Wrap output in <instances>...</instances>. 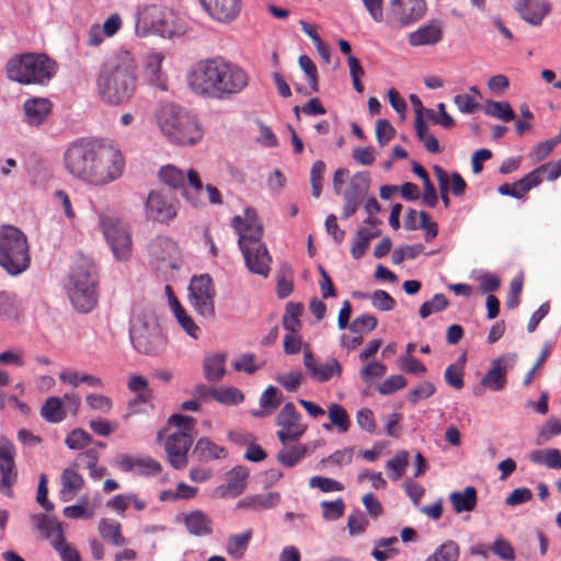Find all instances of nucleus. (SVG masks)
Listing matches in <instances>:
<instances>
[{"label":"nucleus","mask_w":561,"mask_h":561,"mask_svg":"<svg viewBox=\"0 0 561 561\" xmlns=\"http://www.w3.org/2000/svg\"><path fill=\"white\" fill-rule=\"evenodd\" d=\"M64 165L72 178L103 186L123 174L125 160L121 150L110 141L79 138L66 148Z\"/></svg>","instance_id":"f257e3e1"},{"label":"nucleus","mask_w":561,"mask_h":561,"mask_svg":"<svg viewBox=\"0 0 561 561\" xmlns=\"http://www.w3.org/2000/svg\"><path fill=\"white\" fill-rule=\"evenodd\" d=\"M249 81L250 77L241 66L224 57L202 59L187 75L194 94L216 101L231 100L245 90Z\"/></svg>","instance_id":"f03ea898"},{"label":"nucleus","mask_w":561,"mask_h":561,"mask_svg":"<svg viewBox=\"0 0 561 561\" xmlns=\"http://www.w3.org/2000/svg\"><path fill=\"white\" fill-rule=\"evenodd\" d=\"M137 88V62L128 50H118L101 65L96 90L101 100L121 105L131 99Z\"/></svg>","instance_id":"7ed1b4c3"},{"label":"nucleus","mask_w":561,"mask_h":561,"mask_svg":"<svg viewBox=\"0 0 561 561\" xmlns=\"http://www.w3.org/2000/svg\"><path fill=\"white\" fill-rule=\"evenodd\" d=\"M156 118L161 133L173 144L194 146L203 138L204 131L196 116L180 105L160 104Z\"/></svg>","instance_id":"20e7f679"},{"label":"nucleus","mask_w":561,"mask_h":561,"mask_svg":"<svg viewBox=\"0 0 561 561\" xmlns=\"http://www.w3.org/2000/svg\"><path fill=\"white\" fill-rule=\"evenodd\" d=\"M5 70L11 81L24 85H46L56 75L57 65L46 54L24 53L13 55Z\"/></svg>","instance_id":"39448f33"},{"label":"nucleus","mask_w":561,"mask_h":561,"mask_svg":"<svg viewBox=\"0 0 561 561\" xmlns=\"http://www.w3.org/2000/svg\"><path fill=\"white\" fill-rule=\"evenodd\" d=\"M65 287L72 306L79 312L88 313L95 307L98 279L87 262L71 266Z\"/></svg>","instance_id":"423d86ee"},{"label":"nucleus","mask_w":561,"mask_h":561,"mask_svg":"<svg viewBox=\"0 0 561 561\" xmlns=\"http://www.w3.org/2000/svg\"><path fill=\"white\" fill-rule=\"evenodd\" d=\"M194 423L192 416L182 414L169 417V424L176 427V431L165 437L163 447L169 463L176 470L184 469L188 463V451L195 434Z\"/></svg>","instance_id":"0eeeda50"},{"label":"nucleus","mask_w":561,"mask_h":561,"mask_svg":"<svg viewBox=\"0 0 561 561\" xmlns=\"http://www.w3.org/2000/svg\"><path fill=\"white\" fill-rule=\"evenodd\" d=\"M31 263L26 236L18 228L5 226L0 229V266L10 275L23 273Z\"/></svg>","instance_id":"6e6552de"},{"label":"nucleus","mask_w":561,"mask_h":561,"mask_svg":"<svg viewBox=\"0 0 561 561\" xmlns=\"http://www.w3.org/2000/svg\"><path fill=\"white\" fill-rule=\"evenodd\" d=\"M136 32L140 36L152 33L164 38H172L183 33V26L173 11L151 4L138 11Z\"/></svg>","instance_id":"1a4fd4ad"},{"label":"nucleus","mask_w":561,"mask_h":561,"mask_svg":"<svg viewBox=\"0 0 561 561\" xmlns=\"http://www.w3.org/2000/svg\"><path fill=\"white\" fill-rule=\"evenodd\" d=\"M129 337L134 348L145 355L157 356L165 348V337L152 316L136 314L130 320Z\"/></svg>","instance_id":"9d476101"},{"label":"nucleus","mask_w":561,"mask_h":561,"mask_svg":"<svg viewBox=\"0 0 561 561\" xmlns=\"http://www.w3.org/2000/svg\"><path fill=\"white\" fill-rule=\"evenodd\" d=\"M159 178L165 185L181 190L183 197H185L192 206H198L201 204V199L195 195L203 190V183L195 170L190 169L185 172L172 164H168L160 169Z\"/></svg>","instance_id":"9b49d317"},{"label":"nucleus","mask_w":561,"mask_h":561,"mask_svg":"<svg viewBox=\"0 0 561 561\" xmlns=\"http://www.w3.org/2000/svg\"><path fill=\"white\" fill-rule=\"evenodd\" d=\"M100 226L114 257L117 261H127L133 249L131 234L127 224L114 217H102Z\"/></svg>","instance_id":"f8f14e48"},{"label":"nucleus","mask_w":561,"mask_h":561,"mask_svg":"<svg viewBox=\"0 0 561 561\" xmlns=\"http://www.w3.org/2000/svg\"><path fill=\"white\" fill-rule=\"evenodd\" d=\"M231 226L238 234L239 248L263 243V224L254 208L247 207L243 216H234Z\"/></svg>","instance_id":"ddd939ff"},{"label":"nucleus","mask_w":561,"mask_h":561,"mask_svg":"<svg viewBox=\"0 0 561 561\" xmlns=\"http://www.w3.org/2000/svg\"><path fill=\"white\" fill-rule=\"evenodd\" d=\"M188 291L191 305L196 312L206 319H213L215 317V290L211 278L208 275L194 276Z\"/></svg>","instance_id":"4468645a"},{"label":"nucleus","mask_w":561,"mask_h":561,"mask_svg":"<svg viewBox=\"0 0 561 561\" xmlns=\"http://www.w3.org/2000/svg\"><path fill=\"white\" fill-rule=\"evenodd\" d=\"M148 254L158 270H176L181 265L178 244L168 237H157L148 245Z\"/></svg>","instance_id":"2eb2a0df"},{"label":"nucleus","mask_w":561,"mask_h":561,"mask_svg":"<svg viewBox=\"0 0 561 561\" xmlns=\"http://www.w3.org/2000/svg\"><path fill=\"white\" fill-rule=\"evenodd\" d=\"M275 423L280 426V430L276 435L279 442L284 445L287 442L298 440L307 431V425L301 423V414L296 410L291 402L286 403L282 408Z\"/></svg>","instance_id":"dca6fc26"},{"label":"nucleus","mask_w":561,"mask_h":561,"mask_svg":"<svg viewBox=\"0 0 561 561\" xmlns=\"http://www.w3.org/2000/svg\"><path fill=\"white\" fill-rule=\"evenodd\" d=\"M424 0H392L388 12V23L392 26H407L424 16Z\"/></svg>","instance_id":"f3484780"},{"label":"nucleus","mask_w":561,"mask_h":561,"mask_svg":"<svg viewBox=\"0 0 561 561\" xmlns=\"http://www.w3.org/2000/svg\"><path fill=\"white\" fill-rule=\"evenodd\" d=\"M175 202L159 191H151L145 202V216L147 219L169 224L176 216Z\"/></svg>","instance_id":"a211bd4d"},{"label":"nucleus","mask_w":561,"mask_h":561,"mask_svg":"<svg viewBox=\"0 0 561 561\" xmlns=\"http://www.w3.org/2000/svg\"><path fill=\"white\" fill-rule=\"evenodd\" d=\"M517 362L515 353H507L494 358L481 380V385L492 391H501L506 385V375Z\"/></svg>","instance_id":"6ab92c4d"},{"label":"nucleus","mask_w":561,"mask_h":561,"mask_svg":"<svg viewBox=\"0 0 561 561\" xmlns=\"http://www.w3.org/2000/svg\"><path fill=\"white\" fill-rule=\"evenodd\" d=\"M304 365L310 376L318 382H327L342 375V365L335 357H329L323 363H317L309 348L304 351Z\"/></svg>","instance_id":"aec40b11"},{"label":"nucleus","mask_w":561,"mask_h":561,"mask_svg":"<svg viewBox=\"0 0 561 561\" xmlns=\"http://www.w3.org/2000/svg\"><path fill=\"white\" fill-rule=\"evenodd\" d=\"M247 268L262 277H267L271 271L272 257L264 243L240 248Z\"/></svg>","instance_id":"412c9836"},{"label":"nucleus","mask_w":561,"mask_h":561,"mask_svg":"<svg viewBox=\"0 0 561 561\" xmlns=\"http://www.w3.org/2000/svg\"><path fill=\"white\" fill-rule=\"evenodd\" d=\"M14 465V447L12 443L4 442L0 446V492L8 497L12 496V485L16 481Z\"/></svg>","instance_id":"4be33fe9"},{"label":"nucleus","mask_w":561,"mask_h":561,"mask_svg":"<svg viewBox=\"0 0 561 561\" xmlns=\"http://www.w3.org/2000/svg\"><path fill=\"white\" fill-rule=\"evenodd\" d=\"M199 2L210 18L221 23L234 20L241 10L240 0H199Z\"/></svg>","instance_id":"5701e85b"},{"label":"nucleus","mask_w":561,"mask_h":561,"mask_svg":"<svg viewBox=\"0 0 561 561\" xmlns=\"http://www.w3.org/2000/svg\"><path fill=\"white\" fill-rule=\"evenodd\" d=\"M442 38L443 22L439 20H431L409 34V44L414 47L432 46L439 43Z\"/></svg>","instance_id":"b1692460"},{"label":"nucleus","mask_w":561,"mask_h":561,"mask_svg":"<svg viewBox=\"0 0 561 561\" xmlns=\"http://www.w3.org/2000/svg\"><path fill=\"white\" fill-rule=\"evenodd\" d=\"M519 16L533 26H539L550 12L546 0H517L515 5Z\"/></svg>","instance_id":"393cba45"},{"label":"nucleus","mask_w":561,"mask_h":561,"mask_svg":"<svg viewBox=\"0 0 561 561\" xmlns=\"http://www.w3.org/2000/svg\"><path fill=\"white\" fill-rule=\"evenodd\" d=\"M53 103L47 98H31L23 104L25 122L31 126L42 125L50 114Z\"/></svg>","instance_id":"a878e982"},{"label":"nucleus","mask_w":561,"mask_h":561,"mask_svg":"<svg viewBox=\"0 0 561 561\" xmlns=\"http://www.w3.org/2000/svg\"><path fill=\"white\" fill-rule=\"evenodd\" d=\"M249 470L244 466H236L228 473V480L225 485L216 489L220 496L236 497L242 494L247 488Z\"/></svg>","instance_id":"bb28decb"},{"label":"nucleus","mask_w":561,"mask_h":561,"mask_svg":"<svg viewBox=\"0 0 561 561\" xmlns=\"http://www.w3.org/2000/svg\"><path fill=\"white\" fill-rule=\"evenodd\" d=\"M59 499L62 502L71 501L83 488L84 479L77 471L76 465L66 468L60 476Z\"/></svg>","instance_id":"cd10ccee"},{"label":"nucleus","mask_w":561,"mask_h":561,"mask_svg":"<svg viewBox=\"0 0 561 561\" xmlns=\"http://www.w3.org/2000/svg\"><path fill=\"white\" fill-rule=\"evenodd\" d=\"M165 290L169 294V306L175 317L180 327L186 332L187 335L197 340L201 334L199 327L195 323L193 318L186 312L181 306L176 297L172 296V289L169 285L165 286Z\"/></svg>","instance_id":"c85d7f7f"},{"label":"nucleus","mask_w":561,"mask_h":561,"mask_svg":"<svg viewBox=\"0 0 561 561\" xmlns=\"http://www.w3.org/2000/svg\"><path fill=\"white\" fill-rule=\"evenodd\" d=\"M280 502V494L276 491L247 495L237 504L239 508L254 512L267 511L276 507Z\"/></svg>","instance_id":"c756f323"},{"label":"nucleus","mask_w":561,"mask_h":561,"mask_svg":"<svg viewBox=\"0 0 561 561\" xmlns=\"http://www.w3.org/2000/svg\"><path fill=\"white\" fill-rule=\"evenodd\" d=\"M192 456L201 462H208L225 459L228 456V450L208 437H201L193 448Z\"/></svg>","instance_id":"7c9ffc66"},{"label":"nucleus","mask_w":561,"mask_h":561,"mask_svg":"<svg viewBox=\"0 0 561 561\" xmlns=\"http://www.w3.org/2000/svg\"><path fill=\"white\" fill-rule=\"evenodd\" d=\"M163 60L164 55L161 51L148 53L145 60V73L150 84L167 90L165 75L161 69Z\"/></svg>","instance_id":"2f4dec72"},{"label":"nucleus","mask_w":561,"mask_h":561,"mask_svg":"<svg viewBox=\"0 0 561 561\" xmlns=\"http://www.w3.org/2000/svg\"><path fill=\"white\" fill-rule=\"evenodd\" d=\"M184 525L187 533L196 537H206L213 534L211 518L199 510L186 514Z\"/></svg>","instance_id":"473e14b6"},{"label":"nucleus","mask_w":561,"mask_h":561,"mask_svg":"<svg viewBox=\"0 0 561 561\" xmlns=\"http://www.w3.org/2000/svg\"><path fill=\"white\" fill-rule=\"evenodd\" d=\"M252 537L253 530L251 528L239 534L229 535L225 545L226 553L233 560H241L245 556Z\"/></svg>","instance_id":"72a5a7b5"},{"label":"nucleus","mask_w":561,"mask_h":561,"mask_svg":"<svg viewBox=\"0 0 561 561\" xmlns=\"http://www.w3.org/2000/svg\"><path fill=\"white\" fill-rule=\"evenodd\" d=\"M448 500L457 514L470 513L477 506V490L474 486H467L462 491H454L449 493Z\"/></svg>","instance_id":"f704fd0d"},{"label":"nucleus","mask_w":561,"mask_h":561,"mask_svg":"<svg viewBox=\"0 0 561 561\" xmlns=\"http://www.w3.org/2000/svg\"><path fill=\"white\" fill-rule=\"evenodd\" d=\"M22 314V302L16 294L9 290L0 291V318L4 321H18Z\"/></svg>","instance_id":"c9c22d12"},{"label":"nucleus","mask_w":561,"mask_h":561,"mask_svg":"<svg viewBox=\"0 0 561 561\" xmlns=\"http://www.w3.org/2000/svg\"><path fill=\"white\" fill-rule=\"evenodd\" d=\"M226 358L225 353H215L204 358L203 374L206 380L216 382L222 379L226 373Z\"/></svg>","instance_id":"e433bc0d"},{"label":"nucleus","mask_w":561,"mask_h":561,"mask_svg":"<svg viewBox=\"0 0 561 561\" xmlns=\"http://www.w3.org/2000/svg\"><path fill=\"white\" fill-rule=\"evenodd\" d=\"M98 530L101 537L116 547L126 545V539L122 534V525L111 518H101L99 522Z\"/></svg>","instance_id":"4c0bfd02"},{"label":"nucleus","mask_w":561,"mask_h":561,"mask_svg":"<svg viewBox=\"0 0 561 561\" xmlns=\"http://www.w3.org/2000/svg\"><path fill=\"white\" fill-rule=\"evenodd\" d=\"M41 416L48 423L57 424L62 422L66 416V407L59 397H49L41 408Z\"/></svg>","instance_id":"58836bf2"},{"label":"nucleus","mask_w":561,"mask_h":561,"mask_svg":"<svg viewBox=\"0 0 561 561\" xmlns=\"http://www.w3.org/2000/svg\"><path fill=\"white\" fill-rule=\"evenodd\" d=\"M282 403L278 390L274 386H268L260 397L261 410L253 411L252 415L264 417L273 413Z\"/></svg>","instance_id":"ea45409f"},{"label":"nucleus","mask_w":561,"mask_h":561,"mask_svg":"<svg viewBox=\"0 0 561 561\" xmlns=\"http://www.w3.org/2000/svg\"><path fill=\"white\" fill-rule=\"evenodd\" d=\"M529 459L550 469H561V451L557 448L537 449L529 454Z\"/></svg>","instance_id":"a19ab883"},{"label":"nucleus","mask_w":561,"mask_h":561,"mask_svg":"<svg viewBox=\"0 0 561 561\" xmlns=\"http://www.w3.org/2000/svg\"><path fill=\"white\" fill-rule=\"evenodd\" d=\"M415 133L419 140L423 144L426 150L431 153H438L440 151L436 137L428 131L427 124L424 122L421 114L417 113L415 117Z\"/></svg>","instance_id":"79ce46f5"},{"label":"nucleus","mask_w":561,"mask_h":561,"mask_svg":"<svg viewBox=\"0 0 561 561\" xmlns=\"http://www.w3.org/2000/svg\"><path fill=\"white\" fill-rule=\"evenodd\" d=\"M379 236V231H371L367 228H359L356 231V237L354 243L351 248V254L355 260H359L366 253L367 248L369 247L370 241Z\"/></svg>","instance_id":"37998d69"},{"label":"nucleus","mask_w":561,"mask_h":561,"mask_svg":"<svg viewBox=\"0 0 561 561\" xmlns=\"http://www.w3.org/2000/svg\"><path fill=\"white\" fill-rule=\"evenodd\" d=\"M59 379L64 383H68L73 388H77L81 382H85L92 388H103V381L95 376L82 374L79 375L77 371L64 370L59 374Z\"/></svg>","instance_id":"c03bdc74"},{"label":"nucleus","mask_w":561,"mask_h":561,"mask_svg":"<svg viewBox=\"0 0 561 561\" xmlns=\"http://www.w3.org/2000/svg\"><path fill=\"white\" fill-rule=\"evenodd\" d=\"M409 465V454L405 450L398 451L391 459L386 462L388 477L392 481H399L405 473Z\"/></svg>","instance_id":"a18cd8bd"},{"label":"nucleus","mask_w":561,"mask_h":561,"mask_svg":"<svg viewBox=\"0 0 561 561\" xmlns=\"http://www.w3.org/2000/svg\"><path fill=\"white\" fill-rule=\"evenodd\" d=\"M460 549L457 542L447 540L438 546L424 561H457Z\"/></svg>","instance_id":"49530a36"},{"label":"nucleus","mask_w":561,"mask_h":561,"mask_svg":"<svg viewBox=\"0 0 561 561\" xmlns=\"http://www.w3.org/2000/svg\"><path fill=\"white\" fill-rule=\"evenodd\" d=\"M307 455V447L297 444L289 448H283L277 454V460L285 467L293 468Z\"/></svg>","instance_id":"de8ad7c7"},{"label":"nucleus","mask_w":561,"mask_h":561,"mask_svg":"<svg viewBox=\"0 0 561 561\" xmlns=\"http://www.w3.org/2000/svg\"><path fill=\"white\" fill-rule=\"evenodd\" d=\"M37 528L45 538L49 539L51 546L53 542L58 541L57 539H59V535L64 536L61 524L56 519L47 517L46 515H41L38 517Z\"/></svg>","instance_id":"09e8293b"},{"label":"nucleus","mask_w":561,"mask_h":561,"mask_svg":"<svg viewBox=\"0 0 561 561\" xmlns=\"http://www.w3.org/2000/svg\"><path fill=\"white\" fill-rule=\"evenodd\" d=\"M302 305L295 304L289 301L286 305L285 314L283 317V327L286 331L290 333H296L301 327V322L299 320L302 312Z\"/></svg>","instance_id":"8fccbe9b"},{"label":"nucleus","mask_w":561,"mask_h":561,"mask_svg":"<svg viewBox=\"0 0 561 561\" xmlns=\"http://www.w3.org/2000/svg\"><path fill=\"white\" fill-rule=\"evenodd\" d=\"M484 113L488 116L496 117L506 123L515 118V113L512 110L510 103L507 102H497L490 100L484 105Z\"/></svg>","instance_id":"3c124183"},{"label":"nucleus","mask_w":561,"mask_h":561,"mask_svg":"<svg viewBox=\"0 0 561 561\" xmlns=\"http://www.w3.org/2000/svg\"><path fill=\"white\" fill-rule=\"evenodd\" d=\"M214 400L225 405H237L244 400V396L236 387H219L214 391Z\"/></svg>","instance_id":"603ef678"},{"label":"nucleus","mask_w":561,"mask_h":561,"mask_svg":"<svg viewBox=\"0 0 561 561\" xmlns=\"http://www.w3.org/2000/svg\"><path fill=\"white\" fill-rule=\"evenodd\" d=\"M329 419L332 425L336 426L339 432L348 431L351 422L346 410L339 403H331L328 410Z\"/></svg>","instance_id":"864d4df0"},{"label":"nucleus","mask_w":561,"mask_h":561,"mask_svg":"<svg viewBox=\"0 0 561 561\" xmlns=\"http://www.w3.org/2000/svg\"><path fill=\"white\" fill-rule=\"evenodd\" d=\"M370 183V174L367 171L355 173L350 182V187L345 193H351L356 198L360 199L368 190Z\"/></svg>","instance_id":"5fc2aeb1"},{"label":"nucleus","mask_w":561,"mask_h":561,"mask_svg":"<svg viewBox=\"0 0 561 561\" xmlns=\"http://www.w3.org/2000/svg\"><path fill=\"white\" fill-rule=\"evenodd\" d=\"M368 525L367 515L359 510H354L347 517V529L351 536L363 535Z\"/></svg>","instance_id":"6e6d98bb"},{"label":"nucleus","mask_w":561,"mask_h":561,"mask_svg":"<svg viewBox=\"0 0 561 561\" xmlns=\"http://www.w3.org/2000/svg\"><path fill=\"white\" fill-rule=\"evenodd\" d=\"M449 305L448 299L443 294H436L433 296V298L428 301H425L421 305L419 313L421 318L426 319L431 314L435 312L443 311L446 309Z\"/></svg>","instance_id":"4d7b16f0"},{"label":"nucleus","mask_w":561,"mask_h":561,"mask_svg":"<svg viewBox=\"0 0 561 561\" xmlns=\"http://www.w3.org/2000/svg\"><path fill=\"white\" fill-rule=\"evenodd\" d=\"M322 510V517L325 520L334 522L344 515L345 503L343 499L339 497L335 501H323L320 504Z\"/></svg>","instance_id":"13d9d810"},{"label":"nucleus","mask_w":561,"mask_h":561,"mask_svg":"<svg viewBox=\"0 0 561 561\" xmlns=\"http://www.w3.org/2000/svg\"><path fill=\"white\" fill-rule=\"evenodd\" d=\"M311 489H319L323 493L341 492L344 490L343 483L322 476H314L309 479Z\"/></svg>","instance_id":"bf43d9fd"},{"label":"nucleus","mask_w":561,"mask_h":561,"mask_svg":"<svg viewBox=\"0 0 561 561\" xmlns=\"http://www.w3.org/2000/svg\"><path fill=\"white\" fill-rule=\"evenodd\" d=\"M377 318L373 314H362L356 317L348 325L351 332L355 334L368 333L376 329Z\"/></svg>","instance_id":"052dcab7"},{"label":"nucleus","mask_w":561,"mask_h":561,"mask_svg":"<svg viewBox=\"0 0 561 561\" xmlns=\"http://www.w3.org/2000/svg\"><path fill=\"white\" fill-rule=\"evenodd\" d=\"M92 440L91 435L82 428L72 430L66 437L65 444L69 449L79 450L89 445Z\"/></svg>","instance_id":"680f3d73"},{"label":"nucleus","mask_w":561,"mask_h":561,"mask_svg":"<svg viewBox=\"0 0 561 561\" xmlns=\"http://www.w3.org/2000/svg\"><path fill=\"white\" fill-rule=\"evenodd\" d=\"M445 381L453 388L460 390L463 388V366L460 363L449 365L444 374Z\"/></svg>","instance_id":"e2e57ef3"},{"label":"nucleus","mask_w":561,"mask_h":561,"mask_svg":"<svg viewBox=\"0 0 561 561\" xmlns=\"http://www.w3.org/2000/svg\"><path fill=\"white\" fill-rule=\"evenodd\" d=\"M57 540L58 541L53 542L51 547L57 551L61 561H81L80 553L67 543L65 536L59 535V539Z\"/></svg>","instance_id":"0e129e2a"},{"label":"nucleus","mask_w":561,"mask_h":561,"mask_svg":"<svg viewBox=\"0 0 561 561\" xmlns=\"http://www.w3.org/2000/svg\"><path fill=\"white\" fill-rule=\"evenodd\" d=\"M136 469L141 476H157L161 472L162 466L149 456L137 457Z\"/></svg>","instance_id":"69168bd1"},{"label":"nucleus","mask_w":561,"mask_h":561,"mask_svg":"<svg viewBox=\"0 0 561 561\" xmlns=\"http://www.w3.org/2000/svg\"><path fill=\"white\" fill-rule=\"evenodd\" d=\"M491 551L505 561L515 560V550L511 542L503 537H497L491 546Z\"/></svg>","instance_id":"338daca9"},{"label":"nucleus","mask_w":561,"mask_h":561,"mask_svg":"<svg viewBox=\"0 0 561 561\" xmlns=\"http://www.w3.org/2000/svg\"><path fill=\"white\" fill-rule=\"evenodd\" d=\"M370 299L373 307L380 311H391L396 307V300L382 289L375 290Z\"/></svg>","instance_id":"774afa93"}]
</instances>
